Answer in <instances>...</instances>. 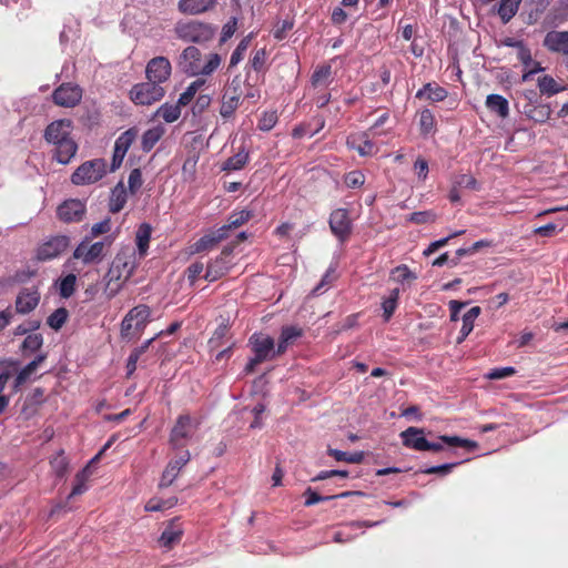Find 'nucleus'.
<instances>
[{
  "instance_id": "obj_1",
  "label": "nucleus",
  "mask_w": 568,
  "mask_h": 568,
  "mask_svg": "<svg viewBox=\"0 0 568 568\" xmlns=\"http://www.w3.org/2000/svg\"><path fill=\"white\" fill-rule=\"evenodd\" d=\"M72 121L60 119L51 122L44 130V140L54 146L53 159L61 164H68L75 156L78 144L73 140Z\"/></svg>"
},
{
  "instance_id": "obj_2",
  "label": "nucleus",
  "mask_w": 568,
  "mask_h": 568,
  "mask_svg": "<svg viewBox=\"0 0 568 568\" xmlns=\"http://www.w3.org/2000/svg\"><path fill=\"white\" fill-rule=\"evenodd\" d=\"M173 31L178 39L197 44L211 41L216 33V29L211 23L200 20L178 21Z\"/></svg>"
},
{
  "instance_id": "obj_3",
  "label": "nucleus",
  "mask_w": 568,
  "mask_h": 568,
  "mask_svg": "<svg viewBox=\"0 0 568 568\" xmlns=\"http://www.w3.org/2000/svg\"><path fill=\"white\" fill-rule=\"evenodd\" d=\"M113 240L112 235H106L103 241L92 243L90 236H84L74 248L72 258L80 260L84 265L99 264L104 260Z\"/></svg>"
},
{
  "instance_id": "obj_4",
  "label": "nucleus",
  "mask_w": 568,
  "mask_h": 568,
  "mask_svg": "<svg viewBox=\"0 0 568 568\" xmlns=\"http://www.w3.org/2000/svg\"><path fill=\"white\" fill-rule=\"evenodd\" d=\"M248 345L254 353V357H252L244 367V373L246 375L253 374L256 369V366L266 362L274 359V338L262 334L254 333L248 338Z\"/></svg>"
},
{
  "instance_id": "obj_5",
  "label": "nucleus",
  "mask_w": 568,
  "mask_h": 568,
  "mask_svg": "<svg viewBox=\"0 0 568 568\" xmlns=\"http://www.w3.org/2000/svg\"><path fill=\"white\" fill-rule=\"evenodd\" d=\"M199 427V422L192 418L189 414L180 415L174 426L172 427L169 436V445L173 450H180L186 446L189 439Z\"/></svg>"
},
{
  "instance_id": "obj_6",
  "label": "nucleus",
  "mask_w": 568,
  "mask_h": 568,
  "mask_svg": "<svg viewBox=\"0 0 568 568\" xmlns=\"http://www.w3.org/2000/svg\"><path fill=\"white\" fill-rule=\"evenodd\" d=\"M106 174V163L103 159H94L82 163L71 175L74 185L92 184Z\"/></svg>"
},
{
  "instance_id": "obj_7",
  "label": "nucleus",
  "mask_w": 568,
  "mask_h": 568,
  "mask_svg": "<svg viewBox=\"0 0 568 568\" xmlns=\"http://www.w3.org/2000/svg\"><path fill=\"white\" fill-rule=\"evenodd\" d=\"M165 94V90L158 83L148 80L138 83L130 90V98L135 104L151 105L160 101Z\"/></svg>"
},
{
  "instance_id": "obj_8",
  "label": "nucleus",
  "mask_w": 568,
  "mask_h": 568,
  "mask_svg": "<svg viewBox=\"0 0 568 568\" xmlns=\"http://www.w3.org/2000/svg\"><path fill=\"white\" fill-rule=\"evenodd\" d=\"M328 224L331 232L342 243L349 239L353 231V223L347 209L338 207L333 210L329 214Z\"/></svg>"
},
{
  "instance_id": "obj_9",
  "label": "nucleus",
  "mask_w": 568,
  "mask_h": 568,
  "mask_svg": "<svg viewBox=\"0 0 568 568\" xmlns=\"http://www.w3.org/2000/svg\"><path fill=\"white\" fill-rule=\"evenodd\" d=\"M70 245V237L67 235L51 236L37 248L36 257L40 262L51 261L59 257Z\"/></svg>"
},
{
  "instance_id": "obj_10",
  "label": "nucleus",
  "mask_w": 568,
  "mask_h": 568,
  "mask_svg": "<svg viewBox=\"0 0 568 568\" xmlns=\"http://www.w3.org/2000/svg\"><path fill=\"white\" fill-rule=\"evenodd\" d=\"M87 214V204L79 199H68L57 209L58 219L67 224L83 221Z\"/></svg>"
},
{
  "instance_id": "obj_11",
  "label": "nucleus",
  "mask_w": 568,
  "mask_h": 568,
  "mask_svg": "<svg viewBox=\"0 0 568 568\" xmlns=\"http://www.w3.org/2000/svg\"><path fill=\"white\" fill-rule=\"evenodd\" d=\"M20 362L13 358L0 359V415L4 413L10 404V396L4 394L9 381L18 372Z\"/></svg>"
},
{
  "instance_id": "obj_12",
  "label": "nucleus",
  "mask_w": 568,
  "mask_h": 568,
  "mask_svg": "<svg viewBox=\"0 0 568 568\" xmlns=\"http://www.w3.org/2000/svg\"><path fill=\"white\" fill-rule=\"evenodd\" d=\"M82 99V89L73 83H62L52 92L54 104L63 108H73Z\"/></svg>"
},
{
  "instance_id": "obj_13",
  "label": "nucleus",
  "mask_w": 568,
  "mask_h": 568,
  "mask_svg": "<svg viewBox=\"0 0 568 568\" xmlns=\"http://www.w3.org/2000/svg\"><path fill=\"white\" fill-rule=\"evenodd\" d=\"M191 459V454L187 449L181 450L174 458H172L163 470L159 486L161 488L171 486L178 478L182 468L187 465Z\"/></svg>"
},
{
  "instance_id": "obj_14",
  "label": "nucleus",
  "mask_w": 568,
  "mask_h": 568,
  "mask_svg": "<svg viewBox=\"0 0 568 568\" xmlns=\"http://www.w3.org/2000/svg\"><path fill=\"white\" fill-rule=\"evenodd\" d=\"M200 62L201 50L194 45H189L180 53L176 65L184 74L190 77H197V72L204 70L199 69Z\"/></svg>"
},
{
  "instance_id": "obj_15",
  "label": "nucleus",
  "mask_w": 568,
  "mask_h": 568,
  "mask_svg": "<svg viewBox=\"0 0 568 568\" xmlns=\"http://www.w3.org/2000/svg\"><path fill=\"white\" fill-rule=\"evenodd\" d=\"M172 71L171 62L165 57L152 58L145 68L146 79L158 84H162L170 79Z\"/></svg>"
},
{
  "instance_id": "obj_16",
  "label": "nucleus",
  "mask_w": 568,
  "mask_h": 568,
  "mask_svg": "<svg viewBox=\"0 0 568 568\" xmlns=\"http://www.w3.org/2000/svg\"><path fill=\"white\" fill-rule=\"evenodd\" d=\"M138 136V130L135 128H130L129 130L124 131L114 143V150H113V156L111 162V171L118 170L123 159L132 145V143L135 141Z\"/></svg>"
},
{
  "instance_id": "obj_17",
  "label": "nucleus",
  "mask_w": 568,
  "mask_h": 568,
  "mask_svg": "<svg viewBox=\"0 0 568 568\" xmlns=\"http://www.w3.org/2000/svg\"><path fill=\"white\" fill-rule=\"evenodd\" d=\"M445 446L462 447L471 452L478 447V444L474 440L462 438L459 436L442 435L438 437L437 442L427 440L426 450L438 453L445 450Z\"/></svg>"
},
{
  "instance_id": "obj_18",
  "label": "nucleus",
  "mask_w": 568,
  "mask_h": 568,
  "mask_svg": "<svg viewBox=\"0 0 568 568\" xmlns=\"http://www.w3.org/2000/svg\"><path fill=\"white\" fill-rule=\"evenodd\" d=\"M373 134L367 130L347 138L346 144L349 149L356 150L361 156H372L377 153V148L372 141Z\"/></svg>"
},
{
  "instance_id": "obj_19",
  "label": "nucleus",
  "mask_w": 568,
  "mask_h": 568,
  "mask_svg": "<svg viewBox=\"0 0 568 568\" xmlns=\"http://www.w3.org/2000/svg\"><path fill=\"white\" fill-rule=\"evenodd\" d=\"M40 302V293L37 288H23L16 298V312L19 314H29Z\"/></svg>"
},
{
  "instance_id": "obj_20",
  "label": "nucleus",
  "mask_w": 568,
  "mask_h": 568,
  "mask_svg": "<svg viewBox=\"0 0 568 568\" xmlns=\"http://www.w3.org/2000/svg\"><path fill=\"white\" fill-rule=\"evenodd\" d=\"M47 359V354H39L33 361L28 363L23 368L16 373V377L11 385L12 393L20 392L21 387L28 382L37 368Z\"/></svg>"
},
{
  "instance_id": "obj_21",
  "label": "nucleus",
  "mask_w": 568,
  "mask_h": 568,
  "mask_svg": "<svg viewBox=\"0 0 568 568\" xmlns=\"http://www.w3.org/2000/svg\"><path fill=\"white\" fill-rule=\"evenodd\" d=\"M542 44L550 52L568 55V31L547 32Z\"/></svg>"
},
{
  "instance_id": "obj_22",
  "label": "nucleus",
  "mask_w": 568,
  "mask_h": 568,
  "mask_svg": "<svg viewBox=\"0 0 568 568\" xmlns=\"http://www.w3.org/2000/svg\"><path fill=\"white\" fill-rule=\"evenodd\" d=\"M403 445L407 448L426 452L427 439L424 436V429L417 427H408L400 433Z\"/></svg>"
},
{
  "instance_id": "obj_23",
  "label": "nucleus",
  "mask_w": 568,
  "mask_h": 568,
  "mask_svg": "<svg viewBox=\"0 0 568 568\" xmlns=\"http://www.w3.org/2000/svg\"><path fill=\"white\" fill-rule=\"evenodd\" d=\"M216 6V0H179L178 10L182 14L199 16L205 13Z\"/></svg>"
},
{
  "instance_id": "obj_24",
  "label": "nucleus",
  "mask_w": 568,
  "mask_h": 568,
  "mask_svg": "<svg viewBox=\"0 0 568 568\" xmlns=\"http://www.w3.org/2000/svg\"><path fill=\"white\" fill-rule=\"evenodd\" d=\"M226 237H227V234L224 233V229L219 227L217 230L203 235L194 244H192L191 253L196 254V253L210 251L214 246H216L221 241L225 240Z\"/></svg>"
},
{
  "instance_id": "obj_25",
  "label": "nucleus",
  "mask_w": 568,
  "mask_h": 568,
  "mask_svg": "<svg viewBox=\"0 0 568 568\" xmlns=\"http://www.w3.org/2000/svg\"><path fill=\"white\" fill-rule=\"evenodd\" d=\"M182 537L183 529L176 519H173L164 528L158 541L161 547L170 550L181 541Z\"/></svg>"
},
{
  "instance_id": "obj_26",
  "label": "nucleus",
  "mask_w": 568,
  "mask_h": 568,
  "mask_svg": "<svg viewBox=\"0 0 568 568\" xmlns=\"http://www.w3.org/2000/svg\"><path fill=\"white\" fill-rule=\"evenodd\" d=\"M447 95L448 92L445 88L435 82H428L416 92L415 98L419 100L426 99L430 102H442L447 98Z\"/></svg>"
},
{
  "instance_id": "obj_27",
  "label": "nucleus",
  "mask_w": 568,
  "mask_h": 568,
  "mask_svg": "<svg viewBox=\"0 0 568 568\" xmlns=\"http://www.w3.org/2000/svg\"><path fill=\"white\" fill-rule=\"evenodd\" d=\"M126 315L134 321V329L143 332L150 322L151 308L145 304H140L130 310Z\"/></svg>"
},
{
  "instance_id": "obj_28",
  "label": "nucleus",
  "mask_w": 568,
  "mask_h": 568,
  "mask_svg": "<svg viewBox=\"0 0 568 568\" xmlns=\"http://www.w3.org/2000/svg\"><path fill=\"white\" fill-rule=\"evenodd\" d=\"M222 63V57L219 53L210 52L205 55L201 53V62L199 69H204L197 72V77H210L212 75Z\"/></svg>"
},
{
  "instance_id": "obj_29",
  "label": "nucleus",
  "mask_w": 568,
  "mask_h": 568,
  "mask_svg": "<svg viewBox=\"0 0 568 568\" xmlns=\"http://www.w3.org/2000/svg\"><path fill=\"white\" fill-rule=\"evenodd\" d=\"M268 53L265 48L255 50L248 60L245 70L254 71L256 73H265L267 71Z\"/></svg>"
},
{
  "instance_id": "obj_30",
  "label": "nucleus",
  "mask_w": 568,
  "mask_h": 568,
  "mask_svg": "<svg viewBox=\"0 0 568 568\" xmlns=\"http://www.w3.org/2000/svg\"><path fill=\"white\" fill-rule=\"evenodd\" d=\"M126 190L122 182H119L112 190L109 201V211L111 213H119L126 203Z\"/></svg>"
},
{
  "instance_id": "obj_31",
  "label": "nucleus",
  "mask_w": 568,
  "mask_h": 568,
  "mask_svg": "<svg viewBox=\"0 0 568 568\" xmlns=\"http://www.w3.org/2000/svg\"><path fill=\"white\" fill-rule=\"evenodd\" d=\"M537 85L542 95L552 97L566 90V87L557 82L551 75H542L537 80Z\"/></svg>"
},
{
  "instance_id": "obj_32",
  "label": "nucleus",
  "mask_w": 568,
  "mask_h": 568,
  "mask_svg": "<svg viewBox=\"0 0 568 568\" xmlns=\"http://www.w3.org/2000/svg\"><path fill=\"white\" fill-rule=\"evenodd\" d=\"M486 106L503 119L509 114V103L503 95L489 94L486 99Z\"/></svg>"
},
{
  "instance_id": "obj_33",
  "label": "nucleus",
  "mask_w": 568,
  "mask_h": 568,
  "mask_svg": "<svg viewBox=\"0 0 568 568\" xmlns=\"http://www.w3.org/2000/svg\"><path fill=\"white\" fill-rule=\"evenodd\" d=\"M240 104V99L222 93L219 113L225 121L233 119Z\"/></svg>"
},
{
  "instance_id": "obj_34",
  "label": "nucleus",
  "mask_w": 568,
  "mask_h": 568,
  "mask_svg": "<svg viewBox=\"0 0 568 568\" xmlns=\"http://www.w3.org/2000/svg\"><path fill=\"white\" fill-rule=\"evenodd\" d=\"M523 0H501L497 14L499 16L503 23H508L517 13L519 6Z\"/></svg>"
},
{
  "instance_id": "obj_35",
  "label": "nucleus",
  "mask_w": 568,
  "mask_h": 568,
  "mask_svg": "<svg viewBox=\"0 0 568 568\" xmlns=\"http://www.w3.org/2000/svg\"><path fill=\"white\" fill-rule=\"evenodd\" d=\"M151 234L152 227L149 223H142L136 231L135 242L141 256H144L148 252Z\"/></svg>"
},
{
  "instance_id": "obj_36",
  "label": "nucleus",
  "mask_w": 568,
  "mask_h": 568,
  "mask_svg": "<svg viewBox=\"0 0 568 568\" xmlns=\"http://www.w3.org/2000/svg\"><path fill=\"white\" fill-rule=\"evenodd\" d=\"M332 81V67L329 64L318 65L311 77V83L314 88L327 87Z\"/></svg>"
},
{
  "instance_id": "obj_37",
  "label": "nucleus",
  "mask_w": 568,
  "mask_h": 568,
  "mask_svg": "<svg viewBox=\"0 0 568 568\" xmlns=\"http://www.w3.org/2000/svg\"><path fill=\"white\" fill-rule=\"evenodd\" d=\"M164 134L160 125L146 130L142 135L141 146L144 152L151 151Z\"/></svg>"
},
{
  "instance_id": "obj_38",
  "label": "nucleus",
  "mask_w": 568,
  "mask_h": 568,
  "mask_svg": "<svg viewBox=\"0 0 568 568\" xmlns=\"http://www.w3.org/2000/svg\"><path fill=\"white\" fill-rule=\"evenodd\" d=\"M227 273V266L225 265L223 257H217L211 262L204 275V278L210 282H214Z\"/></svg>"
},
{
  "instance_id": "obj_39",
  "label": "nucleus",
  "mask_w": 568,
  "mask_h": 568,
  "mask_svg": "<svg viewBox=\"0 0 568 568\" xmlns=\"http://www.w3.org/2000/svg\"><path fill=\"white\" fill-rule=\"evenodd\" d=\"M90 475H91V473L89 470V467H84L82 470L77 473V475L74 477L73 487L68 497L69 499L74 496L82 495L83 493H85L88 490V481H89Z\"/></svg>"
},
{
  "instance_id": "obj_40",
  "label": "nucleus",
  "mask_w": 568,
  "mask_h": 568,
  "mask_svg": "<svg viewBox=\"0 0 568 568\" xmlns=\"http://www.w3.org/2000/svg\"><path fill=\"white\" fill-rule=\"evenodd\" d=\"M251 217H252V213L250 211L243 210L240 212H234L229 216L227 223L222 225L221 229H224V233H226L229 235V232L231 230L242 226Z\"/></svg>"
},
{
  "instance_id": "obj_41",
  "label": "nucleus",
  "mask_w": 568,
  "mask_h": 568,
  "mask_svg": "<svg viewBox=\"0 0 568 568\" xmlns=\"http://www.w3.org/2000/svg\"><path fill=\"white\" fill-rule=\"evenodd\" d=\"M436 120L429 109H423L419 112V131L422 135H428L435 131Z\"/></svg>"
},
{
  "instance_id": "obj_42",
  "label": "nucleus",
  "mask_w": 568,
  "mask_h": 568,
  "mask_svg": "<svg viewBox=\"0 0 568 568\" xmlns=\"http://www.w3.org/2000/svg\"><path fill=\"white\" fill-rule=\"evenodd\" d=\"M155 115L159 118H162L168 123H172L180 118L181 105L179 103H176V104L164 103L158 109Z\"/></svg>"
},
{
  "instance_id": "obj_43",
  "label": "nucleus",
  "mask_w": 568,
  "mask_h": 568,
  "mask_svg": "<svg viewBox=\"0 0 568 568\" xmlns=\"http://www.w3.org/2000/svg\"><path fill=\"white\" fill-rule=\"evenodd\" d=\"M252 38H253V34L250 33L240 41V43L237 44V47L231 54L230 63H229L230 69L236 67L243 60L245 52L250 47Z\"/></svg>"
},
{
  "instance_id": "obj_44",
  "label": "nucleus",
  "mask_w": 568,
  "mask_h": 568,
  "mask_svg": "<svg viewBox=\"0 0 568 568\" xmlns=\"http://www.w3.org/2000/svg\"><path fill=\"white\" fill-rule=\"evenodd\" d=\"M248 161V153L244 150L230 156L224 163L222 169L224 171H237L245 166Z\"/></svg>"
},
{
  "instance_id": "obj_45",
  "label": "nucleus",
  "mask_w": 568,
  "mask_h": 568,
  "mask_svg": "<svg viewBox=\"0 0 568 568\" xmlns=\"http://www.w3.org/2000/svg\"><path fill=\"white\" fill-rule=\"evenodd\" d=\"M327 454L335 458L337 462H346L351 464H359L364 459L363 452H355L353 454H348L335 448H328Z\"/></svg>"
},
{
  "instance_id": "obj_46",
  "label": "nucleus",
  "mask_w": 568,
  "mask_h": 568,
  "mask_svg": "<svg viewBox=\"0 0 568 568\" xmlns=\"http://www.w3.org/2000/svg\"><path fill=\"white\" fill-rule=\"evenodd\" d=\"M398 298H399V290L394 288L390 291L389 296L383 301L382 307L384 311L383 316H384L385 322H388L390 320V317L393 316L394 312L396 311L397 304H398Z\"/></svg>"
},
{
  "instance_id": "obj_47",
  "label": "nucleus",
  "mask_w": 568,
  "mask_h": 568,
  "mask_svg": "<svg viewBox=\"0 0 568 568\" xmlns=\"http://www.w3.org/2000/svg\"><path fill=\"white\" fill-rule=\"evenodd\" d=\"M257 77H252L250 70L246 71L245 80L243 81L245 90L244 98L248 100H257L261 97L260 89L257 88Z\"/></svg>"
},
{
  "instance_id": "obj_48",
  "label": "nucleus",
  "mask_w": 568,
  "mask_h": 568,
  "mask_svg": "<svg viewBox=\"0 0 568 568\" xmlns=\"http://www.w3.org/2000/svg\"><path fill=\"white\" fill-rule=\"evenodd\" d=\"M205 82L206 81L202 78H197L195 81L191 82L185 91L180 94L178 103L180 105L189 104L193 100L196 92L205 84Z\"/></svg>"
},
{
  "instance_id": "obj_49",
  "label": "nucleus",
  "mask_w": 568,
  "mask_h": 568,
  "mask_svg": "<svg viewBox=\"0 0 568 568\" xmlns=\"http://www.w3.org/2000/svg\"><path fill=\"white\" fill-rule=\"evenodd\" d=\"M77 276L72 273L68 274L59 282V294L63 298H69L75 292Z\"/></svg>"
},
{
  "instance_id": "obj_50",
  "label": "nucleus",
  "mask_w": 568,
  "mask_h": 568,
  "mask_svg": "<svg viewBox=\"0 0 568 568\" xmlns=\"http://www.w3.org/2000/svg\"><path fill=\"white\" fill-rule=\"evenodd\" d=\"M390 278L398 283H405L415 281L417 276L409 270L406 264H402L392 270Z\"/></svg>"
},
{
  "instance_id": "obj_51",
  "label": "nucleus",
  "mask_w": 568,
  "mask_h": 568,
  "mask_svg": "<svg viewBox=\"0 0 568 568\" xmlns=\"http://www.w3.org/2000/svg\"><path fill=\"white\" fill-rule=\"evenodd\" d=\"M178 503L176 497H171L169 499H161V498H151L146 504L144 509L146 511H161L169 508H172Z\"/></svg>"
},
{
  "instance_id": "obj_52",
  "label": "nucleus",
  "mask_w": 568,
  "mask_h": 568,
  "mask_svg": "<svg viewBox=\"0 0 568 568\" xmlns=\"http://www.w3.org/2000/svg\"><path fill=\"white\" fill-rule=\"evenodd\" d=\"M278 115L275 110L264 111L257 122V129L263 132L271 131L277 123Z\"/></svg>"
},
{
  "instance_id": "obj_53",
  "label": "nucleus",
  "mask_w": 568,
  "mask_h": 568,
  "mask_svg": "<svg viewBox=\"0 0 568 568\" xmlns=\"http://www.w3.org/2000/svg\"><path fill=\"white\" fill-rule=\"evenodd\" d=\"M43 345V337L39 333L29 334L22 342L21 349L24 354L34 353Z\"/></svg>"
},
{
  "instance_id": "obj_54",
  "label": "nucleus",
  "mask_w": 568,
  "mask_h": 568,
  "mask_svg": "<svg viewBox=\"0 0 568 568\" xmlns=\"http://www.w3.org/2000/svg\"><path fill=\"white\" fill-rule=\"evenodd\" d=\"M50 465L58 477H63L67 474L69 462L62 449L53 458H51Z\"/></svg>"
},
{
  "instance_id": "obj_55",
  "label": "nucleus",
  "mask_w": 568,
  "mask_h": 568,
  "mask_svg": "<svg viewBox=\"0 0 568 568\" xmlns=\"http://www.w3.org/2000/svg\"><path fill=\"white\" fill-rule=\"evenodd\" d=\"M141 334L142 332L134 329V321L125 315L121 322V337L125 341H132L138 338Z\"/></svg>"
},
{
  "instance_id": "obj_56",
  "label": "nucleus",
  "mask_w": 568,
  "mask_h": 568,
  "mask_svg": "<svg viewBox=\"0 0 568 568\" xmlns=\"http://www.w3.org/2000/svg\"><path fill=\"white\" fill-rule=\"evenodd\" d=\"M68 320V311L63 307H60L58 310H55L49 317H48V325L58 331L60 329L64 323L67 322Z\"/></svg>"
},
{
  "instance_id": "obj_57",
  "label": "nucleus",
  "mask_w": 568,
  "mask_h": 568,
  "mask_svg": "<svg viewBox=\"0 0 568 568\" xmlns=\"http://www.w3.org/2000/svg\"><path fill=\"white\" fill-rule=\"evenodd\" d=\"M551 115V108L549 104H540L534 106L528 113V116L538 123H545Z\"/></svg>"
},
{
  "instance_id": "obj_58",
  "label": "nucleus",
  "mask_w": 568,
  "mask_h": 568,
  "mask_svg": "<svg viewBox=\"0 0 568 568\" xmlns=\"http://www.w3.org/2000/svg\"><path fill=\"white\" fill-rule=\"evenodd\" d=\"M344 183L349 189L361 187L365 183V175L359 170H354L345 174Z\"/></svg>"
},
{
  "instance_id": "obj_59",
  "label": "nucleus",
  "mask_w": 568,
  "mask_h": 568,
  "mask_svg": "<svg viewBox=\"0 0 568 568\" xmlns=\"http://www.w3.org/2000/svg\"><path fill=\"white\" fill-rule=\"evenodd\" d=\"M480 313L481 308L479 306H474L464 314L462 325L464 333H470L473 331L474 322L480 315Z\"/></svg>"
},
{
  "instance_id": "obj_60",
  "label": "nucleus",
  "mask_w": 568,
  "mask_h": 568,
  "mask_svg": "<svg viewBox=\"0 0 568 568\" xmlns=\"http://www.w3.org/2000/svg\"><path fill=\"white\" fill-rule=\"evenodd\" d=\"M212 98L210 94H200L192 105L193 116H201L211 105Z\"/></svg>"
},
{
  "instance_id": "obj_61",
  "label": "nucleus",
  "mask_w": 568,
  "mask_h": 568,
  "mask_svg": "<svg viewBox=\"0 0 568 568\" xmlns=\"http://www.w3.org/2000/svg\"><path fill=\"white\" fill-rule=\"evenodd\" d=\"M436 217L437 215L433 211H419L412 213L408 221L415 224H426L435 222Z\"/></svg>"
},
{
  "instance_id": "obj_62",
  "label": "nucleus",
  "mask_w": 568,
  "mask_h": 568,
  "mask_svg": "<svg viewBox=\"0 0 568 568\" xmlns=\"http://www.w3.org/2000/svg\"><path fill=\"white\" fill-rule=\"evenodd\" d=\"M112 222L110 217H106L91 226L90 233L88 236L90 239L98 237L103 234H108L111 231Z\"/></svg>"
},
{
  "instance_id": "obj_63",
  "label": "nucleus",
  "mask_w": 568,
  "mask_h": 568,
  "mask_svg": "<svg viewBox=\"0 0 568 568\" xmlns=\"http://www.w3.org/2000/svg\"><path fill=\"white\" fill-rule=\"evenodd\" d=\"M303 335V329L297 326H283L280 336L284 338L290 345Z\"/></svg>"
},
{
  "instance_id": "obj_64",
  "label": "nucleus",
  "mask_w": 568,
  "mask_h": 568,
  "mask_svg": "<svg viewBox=\"0 0 568 568\" xmlns=\"http://www.w3.org/2000/svg\"><path fill=\"white\" fill-rule=\"evenodd\" d=\"M294 21L293 19H284L275 26L273 31V36L276 40H284L287 33L293 29Z\"/></svg>"
}]
</instances>
